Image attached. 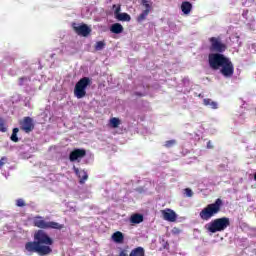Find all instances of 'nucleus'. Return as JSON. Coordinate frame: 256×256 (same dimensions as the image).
Returning <instances> with one entry per match:
<instances>
[{
    "instance_id": "nucleus-23",
    "label": "nucleus",
    "mask_w": 256,
    "mask_h": 256,
    "mask_svg": "<svg viewBox=\"0 0 256 256\" xmlns=\"http://www.w3.org/2000/svg\"><path fill=\"white\" fill-rule=\"evenodd\" d=\"M17 133H19V128H13L12 135L10 137L13 143H19V137H17Z\"/></svg>"
},
{
    "instance_id": "nucleus-12",
    "label": "nucleus",
    "mask_w": 256,
    "mask_h": 256,
    "mask_svg": "<svg viewBox=\"0 0 256 256\" xmlns=\"http://www.w3.org/2000/svg\"><path fill=\"white\" fill-rule=\"evenodd\" d=\"M73 171H74L75 175H77L80 178V180H79L80 185L85 184V181H87V179H89V175L87 174V171L79 170V168H77L75 166L73 167Z\"/></svg>"
},
{
    "instance_id": "nucleus-28",
    "label": "nucleus",
    "mask_w": 256,
    "mask_h": 256,
    "mask_svg": "<svg viewBox=\"0 0 256 256\" xmlns=\"http://www.w3.org/2000/svg\"><path fill=\"white\" fill-rule=\"evenodd\" d=\"M186 197H193V190L191 188L184 189Z\"/></svg>"
},
{
    "instance_id": "nucleus-5",
    "label": "nucleus",
    "mask_w": 256,
    "mask_h": 256,
    "mask_svg": "<svg viewBox=\"0 0 256 256\" xmlns=\"http://www.w3.org/2000/svg\"><path fill=\"white\" fill-rule=\"evenodd\" d=\"M34 227H38V229H58L59 231L65 227L63 224H59L57 222H47L43 219L42 216H36L32 221Z\"/></svg>"
},
{
    "instance_id": "nucleus-1",
    "label": "nucleus",
    "mask_w": 256,
    "mask_h": 256,
    "mask_svg": "<svg viewBox=\"0 0 256 256\" xmlns=\"http://www.w3.org/2000/svg\"><path fill=\"white\" fill-rule=\"evenodd\" d=\"M208 41L210 43L209 51L211 52L208 55L210 68L214 71H218L219 69L223 77H233L235 66L231 59L223 55L227 51V44L223 43L220 37H210Z\"/></svg>"
},
{
    "instance_id": "nucleus-15",
    "label": "nucleus",
    "mask_w": 256,
    "mask_h": 256,
    "mask_svg": "<svg viewBox=\"0 0 256 256\" xmlns=\"http://www.w3.org/2000/svg\"><path fill=\"white\" fill-rule=\"evenodd\" d=\"M110 31L111 33H115V35H119L120 33H123V25L119 23L112 24Z\"/></svg>"
},
{
    "instance_id": "nucleus-30",
    "label": "nucleus",
    "mask_w": 256,
    "mask_h": 256,
    "mask_svg": "<svg viewBox=\"0 0 256 256\" xmlns=\"http://www.w3.org/2000/svg\"><path fill=\"white\" fill-rule=\"evenodd\" d=\"M4 161H7V157H2L1 158V160H0V167H3V165H5Z\"/></svg>"
},
{
    "instance_id": "nucleus-16",
    "label": "nucleus",
    "mask_w": 256,
    "mask_h": 256,
    "mask_svg": "<svg viewBox=\"0 0 256 256\" xmlns=\"http://www.w3.org/2000/svg\"><path fill=\"white\" fill-rule=\"evenodd\" d=\"M129 256H145V249L143 247H136L131 250Z\"/></svg>"
},
{
    "instance_id": "nucleus-7",
    "label": "nucleus",
    "mask_w": 256,
    "mask_h": 256,
    "mask_svg": "<svg viewBox=\"0 0 256 256\" xmlns=\"http://www.w3.org/2000/svg\"><path fill=\"white\" fill-rule=\"evenodd\" d=\"M20 129L25 133H31L35 129V124L33 123V118L26 116L20 121Z\"/></svg>"
},
{
    "instance_id": "nucleus-14",
    "label": "nucleus",
    "mask_w": 256,
    "mask_h": 256,
    "mask_svg": "<svg viewBox=\"0 0 256 256\" xmlns=\"http://www.w3.org/2000/svg\"><path fill=\"white\" fill-rule=\"evenodd\" d=\"M203 105H205V107H210V109H219V104L210 98H205L203 100Z\"/></svg>"
},
{
    "instance_id": "nucleus-33",
    "label": "nucleus",
    "mask_w": 256,
    "mask_h": 256,
    "mask_svg": "<svg viewBox=\"0 0 256 256\" xmlns=\"http://www.w3.org/2000/svg\"><path fill=\"white\" fill-rule=\"evenodd\" d=\"M135 95H137L138 97H143V94H141L139 92H135Z\"/></svg>"
},
{
    "instance_id": "nucleus-17",
    "label": "nucleus",
    "mask_w": 256,
    "mask_h": 256,
    "mask_svg": "<svg viewBox=\"0 0 256 256\" xmlns=\"http://www.w3.org/2000/svg\"><path fill=\"white\" fill-rule=\"evenodd\" d=\"M130 223L134 225H139V223H143V215L141 214H134L130 217Z\"/></svg>"
},
{
    "instance_id": "nucleus-20",
    "label": "nucleus",
    "mask_w": 256,
    "mask_h": 256,
    "mask_svg": "<svg viewBox=\"0 0 256 256\" xmlns=\"http://www.w3.org/2000/svg\"><path fill=\"white\" fill-rule=\"evenodd\" d=\"M149 10H144L138 17H137V23H143L145 19L149 16Z\"/></svg>"
},
{
    "instance_id": "nucleus-31",
    "label": "nucleus",
    "mask_w": 256,
    "mask_h": 256,
    "mask_svg": "<svg viewBox=\"0 0 256 256\" xmlns=\"http://www.w3.org/2000/svg\"><path fill=\"white\" fill-rule=\"evenodd\" d=\"M207 149H213V143L211 141L207 142Z\"/></svg>"
},
{
    "instance_id": "nucleus-11",
    "label": "nucleus",
    "mask_w": 256,
    "mask_h": 256,
    "mask_svg": "<svg viewBox=\"0 0 256 256\" xmlns=\"http://www.w3.org/2000/svg\"><path fill=\"white\" fill-rule=\"evenodd\" d=\"M114 15L118 21H131V15H129L128 13H121V6H118L115 9Z\"/></svg>"
},
{
    "instance_id": "nucleus-6",
    "label": "nucleus",
    "mask_w": 256,
    "mask_h": 256,
    "mask_svg": "<svg viewBox=\"0 0 256 256\" xmlns=\"http://www.w3.org/2000/svg\"><path fill=\"white\" fill-rule=\"evenodd\" d=\"M91 85V78L83 77L75 85L74 95L77 99H83L87 95V87Z\"/></svg>"
},
{
    "instance_id": "nucleus-8",
    "label": "nucleus",
    "mask_w": 256,
    "mask_h": 256,
    "mask_svg": "<svg viewBox=\"0 0 256 256\" xmlns=\"http://www.w3.org/2000/svg\"><path fill=\"white\" fill-rule=\"evenodd\" d=\"M161 214L164 221H169L170 223H175V221H177V213L169 208L161 210Z\"/></svg>"
},
{
    "instance_id": "nucleus-27",
    "label": "nucleus",
    "mask_w": 256,
    "mask_h": 256,
    "mask_svg": "<svg viewBox=\"0 0 256 256\" xmlns=\"http://www.w3.org/2000/svg\"><path fill=\"white\" fill-rule=\"evenodd\" d=\"M27 204L25 203V200H23L22 198H19L16 200V206L17 207H25Z\"/></svg>"
},
{
    "instance_id": "nucleus-3",
    "label": "nucleus",
    "mask_w": 256,
    "mask_h": 256,
    "mask_svg": "<svg viewBox=\"0 0 256 256\" xmlns=\"http://www.w3.org/2000/svg\"><path fill=\"white\" fill-rule=\"evenodd\" d=\"M223 208V200L221 198H218L215 200V202L208 204L202 211L199 213L200 219L202 221H209L212 217H215V215H218V213H221V209Z\"/></svg>"
},
{
    "instance_id": "nucleus-9",
    "label": "nucleus",
    "mask_w": 256,
    "mask_h": 256,
    "mask_svg": "<svg viewBox=\"0 0 256 256\" xmlns=\"http://www.w3.org/2000/svg\"><path fill=\"white\" fill-rule=\"evenodd\" d=\"M87 155V151L85 149H74L72 152H70L69 159L72 163L74 161H77L78 159H83Z\"/></svg>"
},
{
    "instance_id": "nucleus-10",
    "label": "nucleus",
    "mask_w": 256,
    "mask_h": 256,
    "mask_svg": "<svg viewBox=\"0 0 256 256\" xmlns=\"http://www.w3.org/2000/svg\"><path fill=\"white\" fill-rule=\"evenodd\" d=\"M74 31L77 35H81L82 37H88L91 34V28H89L87 24L74 27Z\"/></svg>"
},
{
    "instance_id": "nucleus-21",
    "label": "nucleus",
    "mask_w": 256,
    "mask_h": 256,
    "mask_svg": "<svg viewBox=\"0 0 256 256\" xmlns=\"http://www.w3.org/2000/svg\"><path fill=\"white\" fill-rule=\"evenodd\" d=\"M141 5H143V7H145V11H148V13H151V10L153 9L151 1L142 0Z\"/></svg>"
},
{
    "instance_id": "nucleus-19",
    "label": "nucleus",
    "mask_w": 256,
    "mask_h": 256,
    "mask_svg": "<svg viewBox=\"0 0 256 256\" xmlns=\"http://www.w3.org/2000/svg\"><path fill=\"white\" fill-rule=\"evenodd\" d=\"M109 123H110V127H112V129H117V127H119V125H121V120L117 117H113L110 119Z\"/></svg>"
},
{
    "instance_id": "nucleus-4",
    "label": "nucleus",
    "mask_w": 256,
    "mask_h": 256,
    "mask_svg": "<svg viewBox=\"0 0 256 256\" xmlns=\"http://www.w3.org/2000/svg\"><path fill=\"white\" fill-rule=\"evenodd\" d=\"M231 225V220L227 217L216 218L206 225L207 231L209 233H221L225 231L227 227Z\"/></svg>"
},
{
    "instance_id": "nucleus-24",
    "label": "nucleus",
    "mask_w": 256,
    "mask_h": 256,
    "mask_svg": "<svg viewBox=\"0 0 256 256\" xmlns=\"http://www.w3.org/2000/svg\"><path fill=\"white\" fill-rule=\"evenodd\" d=\"M0 131L1 133H7V124H5V119L0 118Z\"/></svg>"
},
{
    "instance_id": "nucleus-13",
    "label": "nucleus",
    "mask_w": 256,
    "mask_h": 256,
    "mask_svg": "<svg viewBox=\"0 0 256 256\" xmlns=\"http://www.w3.org/2000/svg\"><path fill=\"white\" fill-rule=\"evenodd\" d=\"M191 9H193V4L189 1H184L181 4V11L184 15H189L191 13Z\"/></svg>"
},
{
    "instance_id": "nucleus-2",
    "label": "nucleus",
    "mask_w": 256,
    "mask_h": 256,
    "mask_svg": "<svg viewBox=\"0 0 256 256\" xmlns=\"http://www.w3.org/2000/svg\"><path fill=\"white\" fill-rule=\"evenodd\" d=\"M53 238L49 237V234L44 230H37L34 233V241L27 242L25 244V251L27 253H37L39 256H47L53 253Z\"/></svg>"
},
{
    "instance_id": "nucleus-32",
    "label": "nucleus",
    "mask_w": 256,
    "mask_h": 256,
    "mask_svg": "<svg viewBox=\"0 0 256 256\" xmlns=\"http://www.w3.org/2000/svg\"><path fill=\"white\" fill-rule=\"evenodd\" d=\"M119 256H127V250L120 251Z\"/></svg>"
},
{
    "instance_id": "nucleus-22",
    "label": "nucleus",
    "mask_w": 256,
    "mask_h": 256,
    "mask_svg": "<svg viewBox=\"0 0 256 256\" xmlns=\"http://www.w3.org/2000/svg\"><path fill=\"white\" fill-rule=\"evenodd\" d=\"M104 47H107V43L105 42V40H102V41L96 42L94 49L95 51H103Z\"/></svg>"
},
{
    "instance_id": "nucleus-29",
    "label": "nucleus",
    "mask_w": 256,
    "mask_h": 256,
    "mask_svg": "<svg viewBox=\"0 0 256 256\" xmlns=\"http://www.w3.org/2000/svg\"><path fill=\"white\" fill-rule=\"evenodd\" d=\"M172 235H179L181 233V229L174 227L171 231Z\"/></svg>"
},
{
    "instance_id": "nucleus-25",
    "label": "nucleus",
    "mask_w": 256,
    "mask_h": 256,
    "mask_svg": "<svg viewBox=\"0 0 256 256\" xmlns=\"http://www.w3.org/2000/svg\"><path fill=\"white\" fill-rule=\"evenodd\" d=\"M31 79H29L27 76H24V77H20L18 79V85L20 87H23V85H25V81H30Z\"/></svg>"
},
{
    "instance_id": "nucleus-18",
    "label": "nucleus",
    "mask_w": 256,
    "mask_h": 256,
    "mask_svg": "<svg viewBox=\"0 0 256 256\" xmlns=\"http://www.w3.org/2000/svg\"><path fill=\"white\" fill-rule=\"evenodd\" d=\"M112 239L115 243H123L125 236L120 231H117L112 235Z\"/></svg>"
},
{
    "instance_id": "nucleus-26",
    "label": "nucleus",
    "mask_w": 256,
    "mask_h": 256,
    "mask_svg": "<svg viewBox=\"0 0 256 256\" xmlns=\"http://www.w3.org/2000/svg\"><path fill=\"white\" fill-rule=\"evenodd\" d=\"M177 141L176 140H168L165 142L164 146L167 149H170V147H173V145H176Z\"/></svg>"
}]
</instances>
